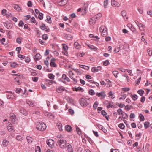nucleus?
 <instances>
[{"mask_svg": "<svg viewBox=\"0 0 152 152\" xmlns=\"http://www.w3.org/2000/svg\"><path fill=\"white\" fill-rule=\"evenodd\" d=\"M66 141L64 139H60L57 142L58 145L62 149L66 147Z\"/></svg>", "mask_w": 152, "mask_h": 152, "instance_id": "f257e3e1", "label": "nucleus"}, {"mask_svg": "<svg viewBox=\"0 0 152 152\" xmlns=\"http://www.w3.org/2000/svg\"><path fill=\"white\" fill-rule=\"evenodd\" d=\"M100 31L102 32V36L106 37L107 34V28L104 26H102L99 28Z\"/></svg>", "mask_w": 152, "mask_h": 152, "instance_id": "f03ea898", "label": "nucleus"}, {"mask_svg": "<svg viewBox=\"0 0 152 152\" xmlns=\"http://www.w3.org/2000/svg\"><path fill=\"white\" fill-rule=\"evenodd\" d=\"M89 100L87 99L81 98L80 101V104L82 107H86L89 104Z\"/></svg>", "mask_w": 152, "mask_h": 152, "instance_id": "7ed1b4c3", "label": "nucleus"}, {"mask_svg": "<svg viewBox=\"0 0 152 152\" xmlns=\"http://www.w3.org/2000/svg\"><path fill=\"white\" fill-rule=\"evenodd\" d=\"M36 128L39 130L43 131L46 129V126L45 123H39L37 125Z\"/></svg>", "mask_w": 152, "mask_h": 152, "instance_id": "20e7f679", "label": "nucleus"}, {"mask_svg": "<svg viewBox=\"0 0 152 152\" xmlns=\"http://www.w3.org/2000/svg\"><path fill=\"white\" fill-rule=\"evenodd\" d=\"M96 95L99 97H100L101 99L104 98L106 96L105 92L101 91L100 92H97L96 93Z\"/></svg>", "mask_w": 152, "mask_h": 152, "instance_id": "39448f33", "label": "nucleus"}, {"mask_svg": "<svg viewBox=\"0 0 152 152\" xmlns=\"http://www.w3.org/2000/svg\"><path fill=\"white\" fill-rule=\"evenodd\" d=\"M135 23L139 27L140 31H143L144 30V26L142 23H139L137 21H135Z\"/></svg>", "mask_w": 152, "mask_h": 152, "instance_id": "423d86ee", "label": "nucleus"}, {"mask_svg": "<svg viewBox=\"0 0 152 152\" xmlns=\"http://www.w3.org/2000/svg\"><path fill=\"white\" fill-rule=\"evenodd\" d=\"M48 145L50 147H52L54 145V141L52 139H50L47 141Z\"/></svg>", "mask_w": 152, "mask_h": 152, "instance_id": "0eeeda50", "label": "nucleus"}, {"mask_svg": "<svg viewBox=\"0 0 152 152\" xmlns=\"http://www.w3.org/2000/svg\"><path fill=\"white\" fill-rule=\"evenodd\" d=\"M10 118L11 121L12 123L15 122L17 120L15 115L13 113L10 114Z\"/></svg>", "mask_w": 152, "mask_h": 152, "instance_id": "6e6552de", "label": "nucleus"}, {"mask_svg": "<svg viewBox=\"0 0 152 152\" xmlns=\"http://www.w3.org/2000/svg\"><path fill=\"white\" fill-rule=\"evenodd\" d=\"M102 68L100 66H98L97 67H94L91 69V71L95 73L97 72L99 70L102 69Z\"/></svg>", "mask_w": 152, "mask_h": 152, "instance_id": "1a4fd4ad", "label": "nucleus"}, {"mask_svg": "<svg viewBox=\"0 0 152 152\" xmlns=\"http://www.w3.org/2000/svg\"><path fill=\"white\" fill-rule=\"evenodd\" d=\"M55 61L56 59L54 58H52L51 59L50 66L51 67H56L57 66L56 64L55 63Z\"/></svg>", "mask_w": 152, "mask_h": 152, "instance_id": "9d476101", "label": "nucleus"}, {"mask_svg": "<svg viewBox=\"0 0 152 152\" xmlns=\"http://www.w3.org/2000/svg\"><path fill=\"white\" fill-rule=\"evenodd\" d=\"M111 5L113 6L118 7L119 6V4L118 2L116 1L115 0H111Z\"/></svg>", "mask_w": 152, "mask_h": 152, "instance_id": "9b49d317", "label": "nucleus"}, {"mask_svg": "<svg viewBox=\"0 0 152 152\" xmlns=\"http://www.w3.org/2000/svg\"><path fill=\"white\" fill-rule=\"evenodd\" d=\"M68 1V0H59V4L61 6H64L66 4Z\"/></svg>", "mask_w": 152, "mask_h": 152, "instance_id": "f8f14e48", "label": "nucleus"}, {"mask_svg": "<svg viewBox=\"0 0 152 152\" xmlns=\"http://www.w3.org/2000/svg\"><path fill=\"white\" fill-rule=\"evenodd\" d=\"M34 58L35 61L39 60L41 58V56L39 53H38L34 56Z\"/></svg>", "mask_w": 152, "mask_h": 152, "instance_id": "ddd939ff", "label": "nucleus"}, {"mask_svg": "<svg viewBox=\"0 0 152 152\" xmlns=\"http://www.w3.org/2000/svg\"><path fill=\"white\" fill-rule=\"evenodd\" d=\"M127 26L130 28L131 30L134 32L135 33L136 32V30L135 28L131 24H129L127 25Z\"/></svg>", "mask_w": 152, "mask_h": 152, "instance_id": "4468645a", "label": "nucleus"}, {"mask_svg": "<svg viewBox=\"0 0 152 152\" xmlns=\"http://www.w3.org/2000/svg\"><path fill=\"white\" fill-rule=\"evenodd\" d=\"M46 80V82H45L46 83V84H48V85H51L54 83H56V82L54 80H48V79L46 80Z\"/></svg>", "mask_w": 152, "mask_h": 152, "instance_id": "2eb2a0df", "label": "nucleus"}, {"mask_svg": "<svg viewBox=\"0 0 152 152\" xmlns=\"http://www.w3.org/2000/svg\"><path fill=\"white\" fill-rule=\"evenodd\" d=\"M14 127L13 126L12 124H10L8 126H7V128L9 132H11L14 129Z\"/></svg>", "mask_w": 152, "mask_h": 152, "instance_id": "dca6fc26", "label": "nucleus"}, {"mask_svg": "<svg viewBox=\"0 0 152 152\" xmlns=\"http://www.w3.org/2000/svg\"><path fill=\"white\" fill-rule=\"evenodd\" d=\"M67 150L69 152H73V151L71 145L69 143L67 144Z\"/></svg>", "mask_w": 152, "mask_h": 152, "instance_id": "f3484780", "label": "nucleus"}, {"mask_svg": "<svg viewBox=\"0 0 152 152\" xmlns=\"http://www.w3.org/2000/svg\"><path fill=\"white\" fill-rule=\"evenodd\" d=\"M87 45L90 48L93 50L95 51H96L97 50V48L93 45L87 44Z\"/></svg>", "mask_w": 152, "mask_h": 152, "instance_id": "a211bd4d", "label": "nucleus"}, {"mask_svg": "<svg viewBox=\"0 0 152 152\" xmlns=\"http://www.w3.org/2000/svg\"><path fill=\"white\" fill-rule=\"evenodd\" d=\"M73 90L76 91H80L81 92H83L84 91L83 88L82 87H75L73 88Z\"/></svg>", "mask_w": 152, "mask_h": 152, "instance_id": "6ab92c4d", "label": "nucleus"}, {"mask_svg": "<svg viewBox=\"0 0 152 152\" xmlns=\"http://www.w3.org/2000/svg\"><path fill=\"white\" fill-rule=\"evenodd\" d=\"M26 139L27 140L28 143V144L31 143L33 140V139L30 137V136H27L26 137Z\"/></svg>", "mask_w": 152, "mask_h": 152, "instance_id": "aec40b11", "label": "nucleus"}, {"mask_svg": "<svg viewBox=\"0 0 152 152\" xmlns=\"http://www.w3.org/2000/svg\"><path fill=\"white\" fill-rule=\"evenodd\" d=\"M64 37L65 38L69 40H71L72 39V36L70 34H66Z\"/></svg>", "mask_w": 152, "mask_h": 152, "instance_id": "412c9836", "label": "nucleus"}, {"mask_svg": "<svg viewBox=\"0 0 152 152\" xmlns=\"http://www.w3.org/2000/svg\"><path fill=\"white\" fill-rule=\"evenodd\" d=\"M64 90H65V89L61 87H58V88H56V91L58 93H61Z\"/></svg>", "mask_w": 152, "mask_h": 152, "instance_id": "4be33fe9", "label": "nucleus"}, {"mask_svg": "<svg viewBox=\"0 0 152 152\" xmlns=\"http://www.w3.org/2000/svg\"><path fill=\"white\" fill-rule=\"evenodd\" d=\"M65 129L68 132H70L72 130V128L69 125H67L65 126Z\"/></svg>", "mask_w": 152, "mask_h": 152, "instance_id": "5701e85b", "label": "nucleus"}, {"mask_svg": "<svg viewBox=\"0 0 152 152\" xmlns=\"http://www.w3.org/2000/svg\"><path fill=\"white\" fill-rule=\"evenodd\" d=\"M20 113L23 114L25 115H27V112L23 108H21L20 109Z\"/></svg>", "mask_w": 152, "mask_h": 152, "instance_id": "b1692460", "label": "nucleus"}, {"mask_svg": "<svg viewBox=\"0 0 152 152\" xmlns=\"http://www.w3.org/2000/svg\"><path fill=\"white\" fill-rule=\"evenodd\" d=\"M4 25L5 26V27L7 28L8 29H10L12 27L11 26V24L10 23H4Z\"/></svg>", "mask_w": 152, "mask_h": 152, "instance_id": "393cba45", "label": "nucleus"}, {"mask_svg": "<svg viewBox=\"0 0 152 152\" xmlns=\"http://www.w3.org/2000/svg\"><path fill=\"white\" fill-rule=\"evenodd\" d=\"M96 18L94 16L92 17L90 20V23L91 24H93L94 23L96 22Z\"/></svg>", "mask_w": 152, "mask_h": 152, "instance_id": "a878e982", "label": "nucleus"}, {"mask_svg": "<svg viewBox=\"0 0 152 152\" xmlns=\"http://www.w3.org/2000/svg\"><path fill=\"white\" fill-rule=\"evenodd\" d=\"M130 97L132 98V100L135 101L137 99L138 96L136 94L132 95H130Z\"/></svg>", "mask_w": 152, "mask_h": 152, "instance_id": "bb28decb", "label": "nucleus"}, {"mask_svg": "<svg viewBox=\"0 0 152 152\" xmlns=\"http://www.w3.org/2000/svg\"><path fill=\"white\" fill-rule=\"evenodd\" d=\"M46 18L47 19L46 20V21L48 23H51L52 22L51 17L47 15V16Z\"/></svg>", "mask_w": 152, "mask_h": 152, "instance_id": "cd10ccee", "label": "nucleus"}, {"mask_svg": "<svg viewBox=\"0 0 152 152\" xmlns=\"http://www.w3.org/2000/svg\"><path fill=\"white\" fill-rule=\"evenodd\" d=\"M13 7L14 8L18 11H19L21 10L20 8L18 5L14 4Z\"/></svg>", "mask_w": 152, "mask_h": 152, "instance_id": "c85d7f7f", "label": "nucleus"}, {"mask_svg": "<svg viewBox=\"0 0 152 152\" xmlns=\"http://www.w3.org/2000/svg\"><path fill=\"white\" fill-rule=\"evenodd\" d=\"M76 131L77 132V134L79 135H80L81 134V131L79 127H78L77 126H76Z\"/></svg>", "mask_w": 152, "mask_h": 152, "instance_id": "c756f323", "label": "nucleus"}, {"mask_svg": "<svg viewBox=\"0 0 152 152\" xmlns=\"http://www.w3.org/2000/svg\"><path fill=\"white\" fill-rule=\"evenodd\" d=\"M8 141L6 140H4L3 141L2 144L4 147H6L8 145Z\"/></svg>", "mask_w": 152, "mask_h": 152, "instance_id": "7c9ffc66", "label": "nucleus"}, {"mask_svg": "<svg viewBox=\"0 0 152 152\" xmlns=\"http://www.w3.org/2000/svg\"><path fill=\"white\" fill-rule=\"evenodd\" d=\"M122 115V117L124 119H126L127 118L128 116L127 114L123 112L121 113Z\"/></svg>", "mask_w": 152, "mask_h": 152, "instance_id": "2f4dec72", "label": "nucleus"}, {"mask_svg": "<svg viewBox=\"0 0 152 152\" xmlns=\"http://www.w3.org/2000/svg\"><path fill=\"white\" fill-rule=\"evenodd\" d=\"M30 20L32 23H35V24L37 25L38 22H36L35 19L34 17H31Z\"/></svg>", "mask_w": 152, "mask_h": 152, "instance_id": "473e14b6", "label": "nucleus"}, {"mask_svg": "<svg viewBox=\"0 0 152 152\" xmlns=\"http://www.w3.org/2000/svg\"><path fill=\"white\" fill-rule=\"evenodd\" d=\"M113 102H109L107 103V108H109L110 107H114V105H113Z\"/></svg>", "mask_w": 152, "mask_h": 152, "instance_id": "72a5a7b5", "label": "nucleus"}, {"mask_svg": "<svg viewBox=\"0 0 152 152\" xmlns=\"http://www.w3.org/2000/svg\"><path fill=\"white\" fill-rule=\"evenodd\" d=\"M79 66L81 68H84L86 70H88L89 69V67L87 66H84L83 65H80Z\"/></svg>", "mask_w": 152, "mask_h": 152, "instance_id": "f704fd0d", "label": "nucleus"}, {"mask_svg": "<svg viewBox=\"0 0 152 152\" xmlns=\"http://www.w3.org/2000/svg\"><path fill=\"white\" fill-rule=\"evenodd\" d=\"M48 76L49 78L53 80L54 79L55 76L52 74H49L48 75Z\"/></svg>", "mask_w": 152, "mask_h": 152, "instance_id": "c9c22d12", "label": "nucleus"}, {"mask_svg": "<svg viewBox=\"0 0 152 152\" xmlns=\"http://www.w3.org/2000/svg\"><path fill=\"white\" fill-rule=\"evenodd\" d=\"M74 46L75 48L78 49L80 48L79 44L77 42H75L74 43Z\"/></svg>", "mask_w": 152, "mask_h": 152, "instance_id": "e433bc0d", "label": "nucleus"}, {"mask_svg": "<svg viewBox=\"0 0 152 152\" xmlns=\"http://www.w3.org/2000/svg\"><path fill=\"white\" fill-rule=\"evenodd\" d=\"M137 93L139 94L141 96H142L143 94L144 93V91L140 89L137 92Z\"/></svg>", "mask_w": 152, "mask_h": 152, "instance_id": "4c0bfd02", "label": "nucleus"}, {"mask_svg": "<svg viewBox=\"0 0 152 152\" xmlns=\"http://www.w3.org/2000/svg\"><path fill=\"white\" fill-rule=\"evenodd\" d=\"M114 76L116 78L118 77L117 75H118V73L117 71H113L112 72Z\"/></svg>", "mask_w": 152, "mask_h": 152, "instance_id": "58836bf2", "label": "nucleus"}, {"mask_svg": "<svg viewBox=\"0 0 152 152\" xmlns=\"http://www.w3.org/2000/svg\"><path fill=\"white\" fill-rule=\"evenodd\" d=\"M89 94L91 95H93L95 94V92L94 90L93 89H90L89 90Z\"/></svg>", "mask_w": 152, "mask_h": 152, "instance_id": "ea45409f", "label": "nucleus"}, {"mask_svg": "<svg viewBox=\"0 0 152 152\" xmlns=\"http://www.w3.org/2000/svg\"><path fill=\"white\" fill-rule=\"evenodd\" d=\"M57 126L58 127L60 131H61L62 130V125L61 124H57Z\"/></svg>", "mask_w": 152, "mask_h": 152, "instance_id": "a19ab883", "label": "nucleus"}, {"mask_svg": "<svg viewBox=\"0 0 152 152\" xmlns=\"http://www.w3.org/2000/svg\"><path fill=\"white\" fill-rule=\"evenodd\" d=\"M108 4V0H105L104 2V8H106Z\"/></svg>", "mask_w": 152, "mask_h": 152, "instance_id": "79ce46f5", "label": "nucleus"}, {"mask_svg": "<svg viewBox=\"0 0 152 152\" xmlns=\"http://www.w3.org/2000/svg\"><path fill=\"white\" fill-rule=\"evenodd\" d=\"M27 103L30 106L33 107L34 106V103L31 101H28L27 102Z\"/></svg>", "mask_w": 152, "mask_h": 152, "instance_id": "37998d69", "label": "nucleus"}, {"mask_svg": "<svg viewBox=\"0 0 152 152\" xmlns=\"http://www.w3.org/2000/svg\"><path fill=\"white\" fill-rule=\"evenodd\" d=\"M140 121H142L144 120V117L143 115L142 114H140L139 115Z\"/></svg>", "mask_w": 152, "mask_h": 152, "instance_id": "c03bdc74", "label": "nucleus"}, {"mask_svg": "<svg viewBox=\"0 0 152 152\" xmlns=\"http://www.w3.org/2000/svg\"><path fill=\"white\" fill-rule=\"evenodd\" d=\"M118 127L121 129H124L125 128V126L123 123H121L118 125Z\"/></svg>", "mask_w": 152, "mask_h": 152, "instance_id": "a18cd8bd", "label": "nucleus"}, {"mask_svg": "<svg viewBox=\"0 0 152 152\" xmlns=\"http://www.w3.org/2000/svg\"><path fill=\"white\" fill-rule=\"evenodd\" d=\"M72 69L76 72L78 74L81 75V72L78 69L73 68Z\"/></svg>", "mask_w": 152, "mask_h": 152, "instance_id": "49530a36", "label": "nucleus"}, {"mask_svg": "<svg viewBox=\"0 0 152 152\" xmlns=\"http://www.w3.org/2000/svg\"><path fill=\"white\" fill-rule=\"evenodd\" d=\"M109 64V61L108 60H107L104 61L103 63V65L105 66H107Z\"/></svg>", "mask_w": 152, "mask_h": 152, "instance_id": "de8ad7c7", "label": "nucleus"}, {"mask_svg": "<svg viewBox=\"0 0 152 152\" xmlns=\"http://www.w3.org/2000/svg\"><path fill=\"white\" fill-rule=\"evenodd\" d=\"M149 123L148 122H146L144 123V127L145 129L147 128L149 126Z\"/></svg>", "mask_w": 152, "mask_h": 152, "instance_id": "09e8293b", "label": "nucleus"}, {"mask_svg": "<svg viewBox=\"0 0 152 152\" xmlns=\"http://www.w3.org/2000/svg\"><path fill=\"white\" fill-rule=\"evenodd\" d=\"M130 90V88H129L128 87H126V88H122V90L123 91H125V92H127L129 91Z\"/></svg>", "mask_w": 152, "mask_h": 152, "instance_id": "8fccbe9b", "label": "nucleus"}, {"mask_svg": "<svg viewBox=\"0 0 152 152\" xmlns=\"http://www.w3.org/2000/svg\"><path fill=\"white\" fill-rule=\"evenodd\" d=\"M108 95L109 96H111V98L113 99L115 98V96L112 93V91H110L108 93Z\"/></svg>", "mask_w": 152, "mask_h": 152, "instance_id": "3c124183", "label": "nucleus"}, {"mask_svg": "<svg viewBox=\"0 0 152 152\" xmlns=\"http://www.w3.org/2000/svg\"><path fill=\"white\" fill-rule=\"evenodd\" d=\"M41 151L40 147L38 146H37L35 149V152H41Z\"/></svg>", "mask_w": 152, "mask_h": 152, "instance_id": "603ef678", "label": "nucleus"}, {"mask_svg": "<svg viewBox=\"0 0 152 152\" xmlns=\"http://www.w3.org/2000/svg\"><path fill=\"white\" fill-rule=\"evenodd\" d=\"M98 105V102L96 101L94 103V104H93V108L95 109H96Z\"/></svg>", "mask_w": 152, "mask_h": 152, "instance_id": "864d4df0", "label": "nucleus"}, {"mask_svg": "<svg viewBox=\"0 0 152 152\" xmlns=\"http://www.w3.org/2000/svg\"><path fill=\"white\" fill-rule=\"evenodd\" d=\"M43 14L42 13H40L39 14L38 18L39 19L42 20L43 18Z\"/></svg>", "mask_w": 152, "mask_h": 152, "instance_id": "5fc2aeb1", "label": "nucleus"}, {"mask_svg": "<svg viewBox=\"0 0 152 152\" xmlns=\"http://www.w3.org/2000/svg\"><path fill=\"white\" fill-rule=\"evenodd\" d=\"M7 98L8 99H10L11 98H12L14 97V96L12 95V94H8L7 95Z\"/></svg>", "mask_w": 152, "mask_h": 152, "instance_id": "6e6d98bb", "label": "nucleus"}, {"mask_svg": "<svg viewBox=\"0 0 152 152\" xmlns=\"http://www.w3.org/2000/svg\"><path fill=\"white\" fill-rule=\"evenodd\" d=\"M102 16V14L101 13H99L97 15H96L94 17L96 18V19L97 20L99 18H100Z\"/></svg>", "mask_w": 152, "mask_h": 152, "instance_id": "4d7b16f0", "label": "nucleus"}, {"mask_svg": "<svg viewBox=\"0 0 152 152\" xmlns=\"http://www.w3.org/2000/svg\"><path fill=\"white\" fill-rule=\"evenodd\" d=\"M42 26H40V27L42 30H44L46 26L43 23H42Z\"/></svg>", "mask_w": 152, "mask_h": 152, "instance_id": "13d9d810", "label": "nucleus"}, {"mask_svg": "<svg viewBox=\"0 0 152 152\" xmlns=\"http://www.w3.org/2000/svg\"><path fill=\"white\" fill-rule=\"evenodd\" d=\"M63 49L64 51H66L68 49V46L65 44H64L63 45Z\"/></svg>", "mask_w": 152, "mask_h": 152, "instance_id": "bf43d9fd", "label": "nucleus"}, {"mask_svg": "<svg viewBox=\"0 0 152 152\" xmlns=\"http://www.w3.org/2000/svg\"><path fill=\"white\" fill-rule=\"evenodd\" d=\"M7 11L6 10L4 9L1 11V14L3 16L6 15L7 14Z\"/></svg>", "mask_w": 152, "mask_h": 152, "instance_id": "052dcab7", "label": "nucleus"}, {"mask_svg": "<svg viewBox=\"0 0 152 152\" xmlns=\"http://www.w3.org/2000/svg\"><path fill=\"white\" fill-rule=\"evenodd\" d=\"M126 12L125 11H123L121 12V15L123 16H125L126 15Z\"/></svg>", "mask_w": 152, "mask_h": 152, "instance_id": "680f3d73", "label": "nucleus"}, {"mask_svg": "<svg viewBox=\"0 0 152 152\" xmlns=\"http://www.w3.org/2000/svg\"><path fill=\"white\" fill-rule=\"evenodd\" d=\"M42 38L43 39L46 40L48 39V36L46 34H44L42 36Z\"/></svg>", "mask_w": 152, "mask_h": 152, "instance_id": "e2e57ef3", "label": "nucleus"}, {"mask_svg": "<svg viewBox=\"0 0 152 152\" xmlns=\"http://www.w3.org/2000/svg\"><path fill=\"white\" fill-rule=\"evenodd\" d=\"M121 49V48L120 47H119L117 49H114V51L115 53H118V52L119 50Z\"/></svg>", "mask_w": 152, "mask_h": 152, "instance_id": "0e129e2a", "label": "nucleus"}, {"mask_svg": "<svg viewBox=\"0 0 152 152\" xmlns=\"http://www.w3.org/2000/svg\"><path fill=\"white\" fill-rule=\"evenodd\" d=\"M147 51L149 56H151L152 55V51L148 49L147 50Z\"/></svg>", "mask_w": 152, "mask_h": 152, "instance_id": "69168bd1", "label": "nucleus"}, {"mask_svg": "<svg viewBox=\"0 0 152 152\" xmlns=\"http://www.w3.org/2000/svg\"><path fill=\"white\" fill-rule=\"evenodd\" d=\"M22 89L20 88H17L16 90V93L19 94L21 91Z\"/></svg>", "mask_w": 152, "mask_h": 152, "instance_id": "338daca9", "label": "nucleus"}, {"mask_svg": "<svg viewBox=\"0 0 152 152\" xmlns=\"http://www.w3.org/2000/svg\"><path fill=\"white\" fill-rule=\"evenodd\" d=\"M38 79V78L37 77H32V79L33 81L35 82H37Z\"/></svg>", "mask_w": 152, "mask_h": 152, "instance_id": "774afa93", "label": "nucleus"}]
</instances>
